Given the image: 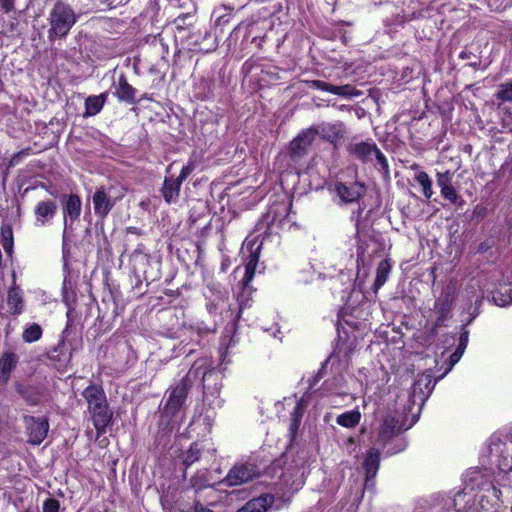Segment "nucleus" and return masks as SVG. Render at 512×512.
<instances>
[{"instance_id":"f257e3e1","label":"nucleus","mask_w":512,"mask_h":512,"mask_svg":"<svg viewBox=\"0 0 512 512\" xmlns=\"http://www.w3.org/2000/svg\"><path fill=\"white\" fill-rule=\"evenodd\" d=\"M213 376H217L213 369H209L202 364L199 365L197 361L194 362L188 373L175 386L170 388L163 407V415L170 419L175 418L186 403L193 381L200 378L203 393H206L205 381Z\"/></svg>"},{"instance_id":"f03ea898","label":"nucleus","mask_w":512,"mask_h":512,"mask_svg":"<svg viewBox=\"0 0 512 512\" xmlns=\"http://www.w3.org/2000/svg\"><path fill=\"white\" fill-rule=\"evenodd\" d=\"M81 395L87 403V410L97 435L105 434L107 428L112 424L113 411L102 385L91 383L82 391Z\"/></svg>"},{"instance_id":"7ed1b4c3","label":"nucleus","mask_w":512,"mask_h":512,"mask_svg":"<svg viewBox=\"0 0 512 512\" xmlns=\"http://www.w3.org/2000/svg\"><path fill=\"white\" fill-rule=\"evenodd\" d=\"M291 206V201H274L255 225V231L260 233L257 238L262 236L263 241L273 234H278V230L288 218Z\"/></svg>"},{"instance_id":"20e7f679","label":"nucleus","mask_w":512,"mask_h":512,"mask_svg":"<svg viewBox=\"0 0 512 512\" xmlns=\"http://www.w3.org/2000/svg\"><path fill=\"white\" fill-rule=\"evenodd\" d=\"M455 301L454 291L451 288L443 290L436 298L432 311L436 314L435 320L430 323L426 320L425 328L431 337L438 335L439 329L446 326V322L451 318L453 305Z\"/></svg>"},{"instance_id":"39448f33","label":"nucleus","mask_w":512,"mask_h":512,"mask_svg":"<svg viewBox=\"0 0 512 512\" xmlns=\"http://www.w3.org/2000/svg\"><path fill=\"white\" fill-rule=\"evenodd\" d=\"M124 196V189H117L113 185L100 186L96 188L92 195L93 209L96 217L99 220L104 221L116 206V204L120 202Z\"/></svg>"},{"instance_id":"423d86ee","label":"nucleus","mask_w":512,"mask_h":512,"mask_svg":"<svg viewBox=\"0 0 512 512\" xmlns=\"http://www.w3.org/2000/svg\"><path fill=\"white\" fill-rule=\"evenodd\" d=\"M49 23V39L62 38L68 34L76 23V15L69 5L58 2L50 12Z\"/></svg>"},{"instance_id":"0eeeda50","label":"nucleus","mask_w":512,"mask_h":512,"mask_svg":"<svg viewBox=\"0 0 512 512\" xmlns=\"http://www.w3.org/2000/svg\"><path fill=\"white\" fill-rule=\"evenodd\" d=\"M22 421L27 436V443L34 446L40 445L48 435L50 427L48 418L24 415Z\"/></svg>"},{"instance_id":"6e6552de","label":"nucleus","mask_w":512,"mask_h":512,"mask_svg":"<svg viewBox=\"0 0 512 512\" xmlns=\"http://www.w3.org/2000/svg\"><path fill=\"white\" fill-rule=\"evenodd\" d=\"M258 465L251 462L236 463L227 473L224 482L232 486H240L242 484L253 481L260 476Z\"/></svg>"},{"instance_id":"1a4fd4ad","label":"nucleus","mask_w":512,"mask_h":512,"mask_svg":"<svg viewBox=\"0 0 512 512\" xmlns=\"http://www.w3.org/2000/svg\"><path fill=\"white\" fill-rule=\"evenodd\" d=\"M318 131L313 128L299 133L288 145L287 155L294 163L301 161L308 153Z\"/></svg>"},{"instance_id":"9d476101","label":"nucleus","mask_w":512,"mask_h":512,"mask_svg":"<svg viewBox=\"0 0 512 512\" xmlns=\"http://www.w3.org/2000/svg\"><path fill=\"white\" fill-rule=\"evenodd\" d=\"M72 356L73 349L68 348L64 335L59 338L56 345L46 352L49 363L59 372H66L68 370L71 366Z\"/></svg>"},{"instance_id":"9b49d317","label":"nucleus","mask_w":512,"mask_h":512,"mask_svg":"<svg viewBox=\"0 0 512 512\" xmlns=\"http://www.w3.org/2000/svg\"><path fill=\"white\" fill-rule=\"evenodd\" d=\"M334 191L341 203L349 204L357 202L366 193V187L363 183L355 180L352 182L336 181Z\"/></svg>"},{"instance_id":"f8f14e48","label":"nucleus","mask_w":512,"mask_h":512,"mask_svg":"<svg viewBox=\"0 0 512 512\" xmlns=\"http://www.w3.org/2000/svg\"><path fill=\"white\" fill-rule=\"evenodd\" d=\"M453 176L454 174L450 170L438 172L436 174L437 185L439 186L440 193L445 200L449 201L451 204L462 206L464 204V200L453 186Z\"/></svg>"},{"instance_id":"ddd939ff","label":"nucleus","mask_w":512,"mask_h":512,"mask_svg":"<svg viewBox=\"0 0 512 512\" xmlns=\"http://www.w3.org/2000/svg\"><path fill=\"white\" fill-rule=\"evenodd\" d=\"M61 205L64 225L67 226L69 222L70 226H72L74 222L79 220L82 212L81 197L76 193L63 194L61 196Z\"/></svg>"},{"instance_id":"4468645a","label":"nucleus","mask_w":512,"mask_h":512,"mask_svg":"<svg viewBox=\"0 0 512 512\" xmlns=\"http://www.w3.org/2000/svg\"><path fill=\"white\" fill-rule=\"evenodd\" d=\"M246 245L250 253L245 264L244 276L241 280L243 286H248L255 276L262 249V241L258 243V238L256 237V239L248 240Z\"/></svg>"},{"instance_id":"2eb2a0df","label":"nucleus","mask_w":512,"mask_h":512,"mask_svg":"<svg viewBox=\"0 0 512 512\" xmlns=\"http://www.w3.org/2000/svg\"><path fill=\"white\" fill-rule=\"evenodd\" d=\"M58 212V205L52 199L39 201L34 207L35 226L45 227L51 224Z\"/></svg>"},{"instance_id":"dca6fc26","label":"nucleus","mask_w":512,"mask_h":512,"mask_svg":"<svg viewBox=\"0 0 512 512\" xmlns=\"http://www.w3.org/2000/svg\"><path fill=\"white\" fill-rule=\"evenodd\" d=\"M12 285L7 292V306L13 316H19L24 311V297L21 288L16 284V272L12 271Z\"/></svg>"},{"instance_id":"f3484780","label":"nucleus","mask_w":512,"mask_h":512,"mask_svg":"<svg viewBox=\"0 0 512 512\" xmlns=\"http://www.w3.org/2000/svg\"><path fill=\"white\" fill-rule=\"evenodd\" d=\"M376 148L377 145L372 140L352 142L347 146V152L351 157L362 163H367L373 159V153L376 151Z\"/></svg>"},{"instance_id":"a211bd4d","label":"nucleus","mask_w":512,"mask_h":512,"mask_svg":"<svg viewBox=\"0 0 512 512\" xmlns=\"http://www.w3.org/2000/svg\"><path fill=\"white\" fill-rule=\"evenodd\" d=\"M182 183L173 175L165 176L163 184L159 189L166 204H176L180 197Z\"/></svg>"},{"instance_id":"6ab92c4d","label":"nucleus","mask_w":512,"mask_h":512,"mask_svg":"<svg viewBox=\"0 0 512 512\" xmlns=\"http://www.w3.org/2000/svg\"><path fill=\"white\" fill-rule=\"evenodd\" d=\"M19 363V356L12 351H4L0 356V383L7 384L12 372Z\"/></svg>"},{"instance_id":"aec40b11","label":"nucleus","mask_w":512,"mask_h":512,"mask_svg":"<svg viewBox=\"0 0 512 512\" xmlns=\"http://www.w3.org/2000/svg\"><path fill=\"white\" fill-rule=\"evenodd\" d=\"M308 87L324 93H332L338 96H359L361 93L349 85L334 86L323 81H311L306 84Z\"/></svg>"},{"instance_id":"412c9836","label":"nucleus","mask_w":512,"mask_h":512,"mask_svg":"<svg viewBox=\"0 0 512 512\" xmlns=\"http://www.w3.org/2000/svg\"><path fill=\"white\" fill-rule=\"evenodd\" d=\"M274 500V496L270 493L261 494L247 501L236 512H268Z\"/></svg>"},{"instance_id":"4be33fe9","label":"nucleus","mask_w":512,"mask_h":512,"mask_svg":"<svg viewBox=\"0 0 512 512\" xmlns=\"http://www.w3.org/2000/svg\"><path fill=\"white\" fill-rule=\"evenodd\" d=\"M380 467V452L375 449L371 448L363 462V468L365 470V481L366 484L373 480L379 470Z\"/></svg>"},{"instance_id":"5701e85b","label":"nucleus","mask_w":512,"mask_h":512,"mask_svg":"<svg viewBox=\"0 0 512 512\" xmlns=\"http://www.w3.org/2000/svg\"><path fill=\"white\" fill-rule=\"evenodd\" d=\"M453 99L454 98H424V103L426 108L435 107L437 112L445 120L450 119L451 117V113L453 111Z\"/></svg>"},{"instance_id":"b1692460","label":"nucleus","mask_w":512,"mask_h":512,"mask_svg":"<svg viewBox=\"0 0 512 512\" xmlns=\"http://www.w3.org/2000/svg\"><path fill=\"white\" fill-rule=\"evenodd\" d=\"M391 267L389 259H383L379 262L376 269V277L372 286L375 292H377L387 281Z\"/></svg>"},{"instance_id":"393cba45","label":"nucleus","mask_w":512,"mask_h":512,"mask_svg":"<svg viewBox=\"0 0 512 512\" xmlns=\"http://www.w3.org/2000/svg\"><path fill=\"white\" fill-rule=\"evenodd\" d=\"M361 420V413L358 409L346 411L337 416L336 422L344 428H355Z\"/></svg>"},{"instance_id":"a878e982","label":"nucleus","mask_w":512,"mask_h":512,"mask_svg":"<svg viewBox=\"0 0 512 512\" xmlns=\"http://www.w3.org/2000/svg\"><path fill=\"white\" fill-rule=\"evenodd\" d=\"M493 301L496 305L501 307L512 304V285H500V287L493 293Z\"/></svg>"},{"instance_id":"bb28decb","label":"nucleus","mask_w":512,"mask_h":512,"mask_svg":"<svg viewBox=\"0 0 512 512\" xmlns=\"http://www.w3.org/2000/svg\"><path fill=\"white\" fill-rule=\"evenodd\" d=\"M398 424H399V422L394 416H391V415L386 416L383 419V422L381 425L380 437L382 439L393 438L399 432Z\"/></svg>"},{"instance_id":"cd10ccee","label":"nucleus","mask_w":512,"mask_h":512,"mask_svg":"<svg viewBox=\"0 0 512 512\" xmlns=\"http://www.w3.org/2000/svg\"><path fill=\"white\" fill-rule=\"evenodd\" d=\"M0 237L1 244L5 253L8 257H11L14 248V236L12 227L8 224H3L0 228Z\"/></svg>"},{"instance_id":"c85d7f7f","label":"nucleus","mask_w":512,"mask_h":512,"mask_svg":"<svg viewBox=\"0 0 512 512\" xmlns=\"http://www.w3.org/2000/svg\"><path fill=\"white\" fill-rule=\"evenodd\" d=\"M17 393L26 401L27 404L31 406H36L40 402L39 394L36 392L35 388L30 385H24L17 383L16 384Z\"/></svg>"},{"instance_id":"c756f323","label":"nucleus","mask_w":512,"mask_h":512,"mask_svg":"<svg viewBox=\"0 0 512 512\" xmlns=\"http://www.w3.org/2000/svg\"><path fill=\"white\" fill-rule=\"evenodd\" d=\"M151 260V255H137V254H131L130 256V263L132 267V272L134 276H139V273H142V276L146 274V268L149 265Z\"/></svg>"},{"instance_id":"7c9ffc66","label":"nucleus","mask_w":512,"mask_h":512,"mask_svg":"<svg viewBox=\"0 0 512 512\" xmlns=\"http://www.w3.org/2000/svg\"><path fill=\"white\" fill-rule=\"evenodd\" d=\"M43 329L38 323L28 324L22 333V340L25 343H33L41 339Z\"/></svg>"},{"instance_id":"2f4dec72","label":"nucleus","mask_w":512,"mask_h":512,"mask_svg":"<svg viewBox=\"0 0 512 512\" xmlns=\"http://www.w3.org/2000/svg\"><path fill=\"white\" fill-rule=\"evenodd\" d=\"M202 452V448L199 442L195 441L190 444L189 449L185 453L184 459H183V465L185 468H189L191 465H193L195 462H197L200 459Z\"/></svg>"},{"instance_id":"473e14b6","label":"nucleus","mask_w":512,"mask_h":512,"mask_svg":"<svg viewBox=\"0 0 512 512\" xmlns=\"http://www.w3.org/2000/svg\"><path fill=\"white\" fill-rule=\"evenodd\" d=\"M321 137L336 146L337 142L342 137V133L336 125L328 124L321 128Z\"/></svg>"},{"instance_id":"72a5a7b5","label":"nucleus","mask_w":512,"mask_h":512,"mask_svg":"<svg viewBox=\"0 0 512 512\" xmlns=\"http://www.w3.org/2000/svg\"><path fill=\"white\" fill-rule=\"evenodd\" d=\"M415 180L418 182V184L422 187L423 195L430 199L433 195L432 190V180L430 179L429 175L425 171H420L415 175Z\"/></svg>"},{"instance_id":"f704fd0d","label":"nucleus","mask_w":512,"mask_h":512,"mask_svg":"<svg viewBox=\"0 0 512 512\" xmlns=\"http://www.w3.org/2000/svg\"><path fill=\"white\" fill-rule=\"evenodd\" d=\"M106 98H85L84 116H94L103 108Z\"/></svg>"},{"instance_id":"c9c22d12","label":"nucleus","mask_w":512,"mask_h":512,"mask_svg":"<svg viewBox=\"0 0 512 512\" xmlns=\"http://www.w3.org/2000/svg\"><path fill=\"white\" fill-rule=\"evenodd\" d=\"M373 157L376 160L375 167L382 171L385 175L389 174V164L388 160L382 151L377 147L376 151L373 153Z\"/></svg>"},{"instance_id":"e433bc0d","label":"nucleus","mask_w":512,"mask_h":512,"mask_svg":"<svg viewBox=\"0 0 512 512\" xmlns=\"http://www.w3.org/2000/svg\"><path fill=\"white\" fill-rule=\"evenodd\" d=\"M475 319V315H471L467 323L463 324L461 326L460 336H459V344L457 347L466 350L468 341H469V330L467 329V326L472 323V321Z\"/></svg>"},{"instance_id":"4c0bfd02","label":"nucleus","mask_w":512,"mask_h":512,"mask_svg":"<svg viewBox=\"0 0 512 512\" xmlns=\"http://www.w3.org/2000/svg\"><path fill=\"white\" fill-rule=\"evenodd\" d=\"M61 504L60 501L56 498L52 497L49 493V497H47L42 503V511L41 512H60Z\"/></svg>"},{"instance_id":"58836bf2","label":"nucleus","mask_w":512,"mask_h":512,"mask_svg":"<svg viewBox=\"0 0 512 512\" xmlns=\"http://www.w3.org/2000/svg\"><path fill=\"white\" fill-rule=\"evenodd\" d=\"M31 151V148L28 147L14 153L8 162V167H14L21 163L24 158L31 154Z\"/></svg>"},{"instance_id":"ea45409f","label":"nucleus","mask_w":512,"mask_h":512,"mask_svg":"<svg viewBox=\"0 0 512 512\" xmlns=\"http://www.w3.org/2000/svg\"><path fill=\"white\" fill-rule=\"evenodd\" d=\"M195 161L194 160H189L187 162V164H185L179 175L176 177L178 180H180L181 183H183L195 170Z\"/></svg>"},{"instance_id":"a19ab883","label":"nucleus","mask_w":512,"mask_h":512,"mask_svg":"<svg viewBox=\"0 0 512 512\" xmlns=\"http://www.w3.org/2000/svg\"><path fill=\"white\" fill-rule=\"evenodd\" d=\"M306 406H307V404H306L305 400L303 398L299 399L296 402V405H295L293 411L291 412L290 417L294 418V419L302 420L305 410H306Z\"/></svg>"},{"instance_id":"79ce46f5","label":"nucleus","mask_w":512,"mask_h":512,"mask_svg":"<svg viewBox=\"0 0 512 512\" xmlns=\"http://www.w3.org/2000/svg\"><path fill=\"white\" fill-rule=\"evenodd\" d=\"M300 425H301V420L294 419V418L290 417V424H289V428H288V437L290 440V445H292L293 442L295 441Z\"/></svg>"},{"instance_id":"37998d69","label":"nucleus","mask_w":512,"mask_h":512,"mask_svg":"<svg viewBox=\"0 0 512 512\" xmlns=\"http://www.w3.org/2000/svg\"><path fill=\"white\" fill-rule=\"evenodd\" d=\"M469 512H496L489 501L482 497L478 504L469 510Z\"/></svg>"},{"instance_id":"c03bdc74","label":"nucleus","mask_w":512,"mask_h":512,"mask_svg":"<svg viewBox=\"0 0 512 512\" xmlns=\"http://www.w3.org/2000/svg\"><path fill=\"white\" fill-rule=\"evenodd\" d=\"M500 101L497 103L498 108L506 113L509 117H512V97L509 98H498Z\"/></svg>"},{"instance_id":"a18cd8bd","label":"nucleus","mask_w":512,"mask_h":512,"mask_svg":"<svg viewBox=\"0 0 512 512\" xmlns=\"http://www.w3.org/2000/svg\"><path fill=\"white\" fill-rule=\"evenodd\" d=\"M267 474H270L272 477L279 474V476L281 477L283 472H282V467H281V461L280 460H274L270 466L267 468V471H266Z\"/></svg>"},{"instance_id":"49530a36","label":"nucleus","mask_w":512,"mask_h":512,"mask_svg":"<svg viewBox=\"0 0 512 512\" xmlns=\"http://www.w3.org/2000/svg\"><path fill=\"white\" fill-rule=\"evenodd\" d=\"M186 512H213L209 508L203 506L199 500H194L193 506H191Z\"/></svg>"},{"instance_id":"de8ad7c7","label":"nucleus","mask_w":512,"mask_h":512,"mask_svg":"<svg viewBox=\"0 0 512 512\" xmlns=\"http://www.w3.org/2000/svg\"><path fill=\"white\" fill-rule=\"evenodd\" d=\"M17 21L16 19L9 20L6 24L2 26V33L3 34H10L13 33L16 30L17 27Z\"/></svg>"},{"instance_id":"09e8293b","label":"nucleus","mask_w":512,"mask_h":512,"mask_svg":"<svg viewBox=\"0 0 512 512\" xmlns=\"http://www.w3.org/2000/svg\"><path fill=\"white\" fill-rule=\"evenodd\" d=\"M66 316H67V323H66V327H65V330L63 331V334L68 330L70 329L72 326H73V323H74V320H75V317H76V311L74 308H69L67 313H66Z\"/></svg>"},{"instance_id":"8fccbe9b","label":"nucleus","mask_w":512,"mask_h":512,"mask_svg":"<svg viewBox=\"0 0 512 512\" xmlns=\"http://www.w3.org/2000/svg\"><path fill=\"white\" fill-rule=\"evenodd\" d=\"M464 352H465V350H463V349H461V348L457 347V348L455 349V351H454V352L451 354V356H450V362H451V364H455V363H457V362L460 360V358L462 357V355H463V353H464Z\"/></svg>"},{"instance_id":"3c124183","label":"nucleus","mask_w":512,"mask_h":512,"mask_svg":"<svg viewBox=\"0 0 512 512\" xmlns=\"http://www.w3.org/2000/svg\"><path fill=\"white\" fill-rule=\"evenodd\" d=\"M0 5L5 13H9L14 9V0H0Z\"/></svg>"},{"instance_id":"603ef678","label":"nucleus","mask_w":512,"mask_h":512,"mask_svg":"<svg viewBox=\"0 0 512 512\" xmlns=\"http://www.w3.org/2000/svg\"><path fill=\"white\" fill-rule=\"evenodd\" d=\"M498 96H512V82L502 85V90Z\"/></svg>"},{"instance_id":"864d4df0","label":"nucleus","mask_w":512,"mask_h":512,"mask_svg":"<svg viewBox=\"0 0 512 512\" xmlns=\"http://www.w3.org/2000/svg\"><path fill=\"white\" fill-rule=\"evenodd\" d=\"M132 254H137L141 256L150 255V253L147 251L146 246L143 243H139L135 250L132 252Z\"/></svg>"},{"instance_id":"5fc2aeb1","label":"nucleus","mask_w":512,"mask_h":512,"mask_svg":"<svg viewBox=\"0 0 512 512\" xmlns=\"http://www.w3.org/2000/svg\"><path fill=\"white\" fill-rule=\"evenodd\" d=\"M464 497H465V493H463V492H458V493L455 495V497H454V499H453V505H454V509H455V511H457V512H462V509H461V508H457V502H458L460 499L464 498Z\"/></svg>"},{"instance_id":"6e6d98bb","label":"nucleus","mask_w":512,"mask_h":512,"mask_svg":"<svg viewBox=\"0 0 512 512\" xmlns=\"http://www.w3.org/2000/svg\"><path fill=\"white\" fill-rule=\"evenodd\" d=\"M120 100H125L127 103L129 104H138L141 100H143L144 98H134V97H131V98H119ZM146 100H153V98H145Z\"/></svg>"},{"instance_id":"4d7b16f0","label":"nucleus","mask_w":512,"mask_h":512,"mask_svg":"<svg viewBox=\"0 0 512 512\" xmlns=\"http://www.w3.org/2000/svg\"><path fill=\"white\" fill-rule=\"evenodd\" d=\"M136 278V284L134 285V288H139L142 285L143 280L148 281V277L146 274L142 276V273H139V276H135Z\"/></svg>"},{"instance_id":"13d9d810","label":"nucleus","mask_w":512,"mask_h":512,"mask_svg":"<svg viewBox=\"0 0 512 512\" xmlns=\"http://www.w3.org/2000/svg\"><path fill=\"white\" fill-rule=\"evenodd\" d=\"M490 245L488 242L484 241V242H481L479 245H478V252L480 253H485L487 252L489 249H490Z\"/></svg>"},{"instance_id":"bf43d9fd","label":"nucleus","mask_w":512,"mask_h":512,"mask_svg":"<svg viewBox=\"0 0 512 512\" xmlns=\"http://www.w3.org/2000/svg\"><path fill=\"white\" fill-rule=\"evenodd\" d=\"M126 232L127 233H130V234H136V235H141L143 232L140 228L138 227H135V226H129L126 228Z\"/></svg>"},{"instance_id":"052dcab7","label":"nucleus","mask_w":512,"mask_h":512,"mask_svg":"<svg viewBox=\"0 0 512 512\" xmlns=\"http://www.w3.org/2000/svg\"><path fill=\"white\" fill-rule=\"evenodd\" d=\"M499 469L502 471V472H509V471H512V465H508V463L506 462H503L499 464Z\"/></svg>"},{"instance_id":"680f3d73","label":"nucleus","mask_w":512,"mask_h":512,"mask_svg":"<svg viewBox=\"0 0 512 512\" xmlns=\"http://www.w3.org/2000/svg\"><path fill=\"white\" fill-rule=\"evenodd\" d=\"M229 265H230V261L228 259H223L222 263H221V271L225 272L227 270V268L229 267Z\"/></svg>"},{"instance_id":"e2e57ef3","label":"nucleus","mask_w":512,"mask_h":512,"mask_svg":"<svg viewBox=\"0 0 512 512\" xmlns=\"http://www.w3.org/2000/svg\"><path fill=\"white\" fill-rule=\"evenodd\" d=\"M321 378H322V373H321V370H319L318 373L314 377L313 384L318 382Z\"/></svg>"},{"instance_id":"0e129e2a","label":"nucleus","mask_w":512,"mask_h":512,"mask_svg":"<svg viewBox=\"0 0 512 512\" xmlns=\"http://www.w3.org/2000/svg\"><path fill=\"white\" fill-rule=\"evenodd\" d=\"M132 88L127 86V89L122 93V96H130L132 94Z\"/></svg>"},{"instance_id":"69168bd1","label":"nucleus","mask_w":512,"mask_h":512,"mask_svg":"<svg viewBox=\"0 0 512 512\" xmlns=\"http://www.w3.org/2000/svg\"><path fill=\"white\" fill-rule=\"evenodd\" d=\"M41 187H42V188H45V189H46V191H48V193H49L50 195H52V196H56V194H55L54 192H52V191H50V190L48 189V186H47L45 183H41Z\"/></svg>"},{"instance_id":"338daca9","label":"nucleus","mask_w":512,"mask_h":512,"mask_svg":"<svg viewBox=\"0 0 512 512\" xmlns=\"http://www.w3.org/2000/svg\"><path fill=\"white\" fill-rule=\"evenodd\" d=\"M508 166H509V173L512 176V158L510 159Z\"/></svg>"},{"instance_id":"774afa93","label":"nucleus","mask_w":512,"mask_h":512,"mask_svg":"<svg viewBox=\"0 0 512 512\" xmlns=\"http://www.w3.org/2000/svg\"><path fill=\"white\" fill-rule=\"evenodd\" d=\"M22 512H35V510L32 508V507H27L25 510H23Z\"/></svg>"}]
</instances>
